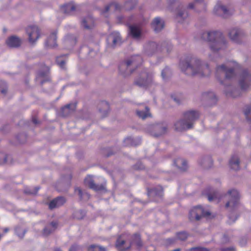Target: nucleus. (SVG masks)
<instances>
[{
    "mask_svg": "<svg viewBox=\"0 0 251 251\" xmlns=\"http://www.w3.org/2000/svg\"><path fill=\"white\" fill-rule=\"evenodd\" d=\"M121 38L119 35H117V36L114 37L113 39V45H116L117 43L121 42Z\"/></svg>",
    "mask_w": 251,
    "mask_h": 251,
    "instance_id": "nucleus-52",
    "label": "nucleus"
},
{
    "mask_svg": "<svg viewBox=\"0 0 251 251\" xmlns=\"http://www.w3.org/2000/svg\"><path fill=\"white\" fill-rule=\"evenodd\" d=\"M243 33L239 29H232L229 32V37L231 40L236 42H239Z\"/></svg>",
    "mask_w": 251,
    "mask_h": 251,
    "instance_id": "nucleus-19",
    "label": "nucleus"
},
{
    "mask_svg": "<svg viewBox=\"0 0 251 251\" xmlns=\"http://www.w3.org/2000/svg\"><path fill=\"white\" fill-rule=\"evenodd\" d=\"M75 193L77 194V195L79 197V199L80 200L83 199V193L82 191V190L80 188H79V187L76 188L75 190Z\"/></svg>",
    "mask_w": 251,
    "mask_h": 251,
    "instance_id": "nucleus-48",
    "label": "nucleus"
},
{
    "mask_svg": "<svg viewBox=\"0 0 251 251\" xmlns=\"http://www.w3.org/2000/svg\"><path fill=\"white\" fill-rule=\"evenodd\" d=\"M244 114L247 120L251 123V106H247L244 110Z\"/></svg>",
    "mask_w": 251,
    "mask_h": 251,
    "instance_id": "nucleus-37",
    "label": "nucleus"
},
{
    "mask_svg": "<svg viewBox=\"0 0 251 251\" xmlns=\"http://www.w3.org/2000/svg\"><path fill=\"white\" fill-rule=\"evenodd\" d=\"M53 251H62L61 249L59 248H56L54 249Z\"/></svg>",
    "mask_w": 251,
    "mask_h": 251,
    "instance_id": "nucleus-56",
    "label": "nucleus"
},
{
    "mask_svg": "<svg viewBox=\"0 0 251 251\" xmlns=\"http://www.w3.org/2000/svg\"><path fill=\"white\" fill-rule=\"evenodd\" d=\"M129 3H130V2H129V1H127V2H126V4H129Z\"/></svg>",
    "mask_w": 251,
    "mask_h": 251,
    "instance_id": "nucleus-61",
    "label": "nucleus"
},
{
    "mask_svg": "<svg viewBox=\"0 0 251 251\" xmlns=\"http://www.w3.org/2000/svg\"><path fill=\"white\" fill-rule=\"evenodd\" d=\"M87 251H106V249L105 248L95 245L92 244L88 247H87Z\"/></svg>",
    "mask_w": 251,
    "mask_h": 251,
    "instance_id": "nucleus-33",
    "label": "nucleus"
},
{
    "mask_svg": "<svg viewBox=\"0 0 251 251\" xmlns=\"http://www.w3.org/2000/svg\"><path fill=\"white\" fill-rule=\"evenodd\" d=\"M9 155L4 153H1L0 157V165L4 164L7 163V159L9 158Z\"/></svg>",
    "mask_w": 251,
    "mask_h": 251,
    "instance_id": "nucleus-45",
    "label": "nucleus"
},
{
    "mask_svg": "<svg viewBox=\"0 0 251 251\" xmlns=\"http://www.w3.org/2000/svg\"><path fill=\"white\" fill-rule=\"evenodd\" d=\"M112 154H113V153H109L107 154V156L109 157V156L111 155Z\"/></svg>",
    "mask_w": 251,
    "mask_h": 251,
    "instance_id": "nucleus-59",
    "label": "nucleus"
},
{
    "mask_svg": "<svg viewBox=\"0 0 251 251\" xmlns=\"http://www.w3.org/2000/svg\"><path fill=\"white\" fill-rule=\"evenodd\" d=\"M130 241L132 242V245L135 244L138 248L142 246L141 236L139 233H135L132 235H130Z\"/></svg>",
    "mask_w": 251,
    "mask_h": 251,
    "instance_id": "nucleus-24",
    "label": "nucleus"
},
{
    "mask_svg": "<svg viewBox=\"0 0 251 251\" xmlns=\"http://www.w3.org/2000/svg\"><path fill=\"white\" fill-rule=\"evenodd\" d=\"M203 95L204 97L207 98V99H208L209 100L213 99L216 100V97L215 94L212 92L204 93L203 94Z\"/></svg>",
    "mask_w": 251,
    "mask_h": 251,
    "instance_id": "nucleus-46",
    "label": "nucleus"
},
{
    "mask_svg": "<svg viewBox=\"0 0 251 251\" xmlns=\"http://www.w3.org/2000/svg\"><path fill=\"white\" fill-rule=\"evenodd\" d=\"M16 234L20 238H23L26 230L20 227H16L15 229Z\"/></svg>",
    "mask_w": 251,
    "mask_h": 251,
    "instance_id": "nucleus-40",
    "label": "nucleus"
},
{
    "mask_svg": "<svg viewBox=\"0 0 251 251\" xmlns=\"http://www.w3.org/2000/svg\"><path fill=\"white\" fill-rule=\"evenodd\" d=\"M175 165L181 170L186 171L188 168L186 161L182 158H178L174 161Z\"/></svg>",
    "mask_w": 251,
    "mask_h": 251,
    "instance_id": "nucleus-25",
    "label": "nucleus"
},
{
    "mask_svg": "<svg viewBox=\"0 0 251 251\" xmlns=\"http://www.w3.org/2000/svg\"><path fill=\"white\" fill-rule=\"evenodd\" d=\"M201 38L210 43L211 50L213 52L218 51L226 47V42L223 34L220 31L204 32Z\"/></svg>",
    "mask_w": 251,
    "mask_h": 251,
    "instance_id": "nucleus-2",
    "label": "nucleus"
},
{
    "mask_svg": "<svg viewBox=\"0 0 251 251\" xmlns=\"http://www.w3.org/2000/svg\"><path fill=\"white\" fill-rule=\"evenodd\" d=\"M190 251H210L209 249L203 247H195L189 249Z\"/></svg>",
    "mask_w": 251,
    "mask_h": 251,
    "instance_id": "nucleus-47",
    "label": "nucleus"
},
{
    "mask_svg": "<svg viewBox=\"0 0 251 251\" xmlns=\"http://www.w3.org/2000/svg\"><path fill=\"white\" fill-rule=\"evenodd\" d=\"M251 75H249L247 70H244L242 73L241 79L239 82L241 88L243 90H246L249 85L250 80L251 79Z\"/></svg>",
    "mask_w": 251,
    "mask_h": 251,
    "instance_id": "nucleus-12",
    "label": "nucleus"
},
{
    "mask_svg": "<svg viewBox=\"0 0 251 251\" xmlns=\"http://www.w3.org/2000/svg\"><path fill=\"white\" fill-rule=\"evenodd\" d=\"M85 195L87 196V197L88 199H89L90 198V195L87 194V193H85Z\"/></svg>",
    "mask_w": 251,
    "mask_h": 251,
    "instance_id": "nucleus-58",
    "label": "nucleus"
},
{
    "mask_svg": "<svg viewBox=\"0 0 251 251\" xmlns=\"http://www.w3.org/2000/svg\"><path fill=\"white\" fill-rule=\"evenodd\" d=\"M239 67V65L235 62H230L228 67L226 66L224 64L219 66L216 68V77L218 78L219 75L223 73L225 74L226 78L230 79L234 76V72Z\"/></svg>",
    "mask_w": 251,
    "mask_h": 251,
    "instance_id": "nucleus-5",
    "label": "nucleus"
},
{
    "mask_svg": "<svg viewBox=\"0 0 251 251\" xmlns=\"http://www.w3.org/2000/svg\"><path fill=\"white\" fill-rule=\"evenodd\" d=\"M94 22L93 18L88 16L82 20L81 25L86 29H91L94 26Z\"/></svg>",
    "mask_w": 251,
    "mask_h": 251,
    "instance_id": "nucleus-20",
    "label": "nucleus"
},
{
    "mask_svg": "<svg viewBox=\"0 0 251 251\" xmlns=\"http://www.w3.org/2000/svg\"><path fill=\"white\" fill-rule=\"evenodd\" d=\"M57 225L58 224L56 222H51L48 226L45 227L43 229V235L48 236L57 228Z\"/></svg>",
    "mask_w": 251,
    "mask_h": 251,
    "instance_id": "nucleus-22",
    "label": "nucleus"
},
{
    "mask_svg": "<svg viewBox=\"0 0 251 251\" xmlns=\"http://www.w3.org/2000/svg\"><path fill=\"white\" fill-rule=\"evenodd\" d=\"M221 251H235V249L233 247L222 248Z\"/></svg>",
    "mask_w": 251,
    "mask_h": 251,
    "instance_id": "nucleus-53",
    "label": "nucleus"
},
{
    "mask_svg": "<svg viewBox=\"0 0 251 251\" xmlns=\"http://www.w3.org/2000/svg\"><path fill=\"white\" fill-rule=\"evenodd\" d=\"M171 74L170 69L168 67H165L162 71L161 76L163 79H165L168 76H170Z\"/></svg>",
    "mask_w": 251,
    "mask_h": 251,
    "instance_id": "nucleus-41",
    "label": "nucleus"
},
{
    "mask_svg": "<svg viewBox=\"0 0 251 251\" xmlns=\"http://www.w3.org/2000/svg\"><path fill=\"white\" fill-rule=\"evenodd\" d=\"M200 117V113L196 111L190 110L183 114L184 119L177 121L175 125L176 131H182L192 128L196 120Z\"/></svg>",
    "mask_w": 251,
    "mask_h": 251,
    "instance_id": "nucleus-3",
    "label": "nucleus"
},
{
    "mask_svg": "<svg viewBox=\"0 0 251 251\" xmlns=\"http://www.w3.org/2000/svg\"><path fill=\"white\" fill-rule=\"evenodd\" d=\"M110 8L113 9L114 11H117L121 10V6L117 3L112 2L110 3L109 5H107L104 10L102 12L103 13L107 12Z\"/></svg>",
    "mask_w": 251,
    "mask_h": 251,
    "instance_id": "nucleus-31",
    "label": "nucleus"
},
{
    "mask_svg": "<svg viewBox=\"0 0 251 251\" xmlns=\"http://www.w3.org/2000/svg\"><path fill=\"white\" fill-rule=\"evenodd\" d=\"M214 12L215 14L221 16L224 18H227L229 15L228 10L226 7L221 5L220 2H218L214 9Z\"/></svg>",
    "mask_w": 251,
    "mask_h": 251,
    "instance_id": "nucleus-14",
    "label": "nucleus"
},
{
    "mask_svg": "<svg viewBox=\"0 0 251 251\" xmlns=\"http://www.w3.org/2000/svg\"><path fill=\"white\" fill-rule=\"evenodd\" d=\"M85 212L82 210L75 211L73 214V217L75 219L80 220L85 216Z\"/></svg>",
    "mask_w": 251,
    "mask_h": 251,
    "instance_id": "nucleus-36",
    "label": "nucleus"
},
{
    "mask_svg": "<svg viewBox=\"0 0 251 251\" xmlns=\"http://www.w3.org/2000/svg\"><path fill=\"white\" fill-rule=\"evenodd\" d=\"M56 62L58 65L61 68H65V61L64 60H59V58H57L56 59Z\"/></svg>",
    "mask_w": 251,
    "mask_h": 251,
    "instance_id": "nucleus-49",
    "label": "nucleus"
},
{
    "mask_svg": "<svg viewBox=\"0 0 251 251\" xmlns=\"http://www.w3.org/2000/svg\"><path fill=\"white\" fill-rule=\"evenodd\" d=\"M229 220H231V217H229Z\"/></svg>",
    "mask_w": 251,
    "mask_h": 251,
    "instance_id": "nucleus-63",
    "label": "nucleus"
},
{
    "mask_svg": "<svg viewBox=\"0 0 251 251\" xmlns=\"http://www.w3.org/2000/svg\"><path fill=\"white\" fill-rule=\"evenodd\" d=\"M210 215L209 211H205L201 206L193 207L189 213V219L191 221H199L201 217H208Z\"/></svg>",
    "mask_w": 251,
    "mask_h": 251,
    "instance_id": "nucleus-7",
    "label": "nucleus"
},
{
    "mask_svg": "<svg viewBox=\"0 0 251 251\" xmlns=\"http://www.w3.org/2000/svg\"><path fill=\"white\" fill-rule=\"evenodd\" d=\"M125 146H136V144L134 143L133 139L130 137H127L125 139Z\"/></svg>",
    "mask_w": 251,
    "mask_h": 251,
    "instance_id": "nucleus-43",
    "label": "nucleus"
},
{
    "mask_svg": "<svg viewBox=\"0 0 251 251\" xmlns=\"http://www.w3.org/2000/svg\"><path fill=\"white\" fill-rule=\"evenodd\" d=\"M239 163L240 161L238 156L233 155L229 161V165L231 169L237 171L240 168Z\"/></svg>",
    "mask_w": 251,
    "mask_h": 251,
    "instance_id": "nucleus-26",
    "label": "nucleus"
},
{
    "mask_svg": "<svg viewBox=\"0 0 251 251\" xmlns=\"http://www.w3.org/2000/svg\"><path fill=\"white\" fill-rule=\"evenodd\" d=\"M56 31L52 32L48 37L45 43V47L47 48H53L57 46L56 44Z\"/></svg>",
    "mask_w": 251,
    "mask_h": 251,
    "instance_id": "nucleus-18",
    "label": "nucleus"
},
{
    "mask_svg": "<svg viewBox=\"0 0 251 251\" xmlns=\"http://www.w3.org/2000/svg\"><path fill=\"white\" fill-rule=\"evenodd\" d=\"M151 26L154 31L159 32L161 31L164 27V22L161 20L160 18L156 17L153 20L151 23Z\"/></svg>",
    "mask_w": 251,
    "mask_h": 251,
    "instance_id": "nucleus-17",
    "label": "nucleus"
},
{
    "mask_svg": "<svg viewBox=\"0 0 251 251\" xmlns=\"http://www.w3.org/2000/svg\"><path fill=\"white\" fill-rule=\"evenodd\" d=\"M237 219V217H236L234 220H233L232 222H234Z\"/></svg>",
    "mask_w": 251,
    "mask_h": 251,
    "instance_id": "nucleus-60",
    "label": "nucleus"
},
{
    "mask_svg": "<svg viewBox=\"0 0 251 251\" xmlns=\"http://www.w3.org/2000/svg\"><path fill=\"white\" fill-rule=\"evenodd\" d=\"M49 68L48 67H46V70L44 72H40L38 74V78H46V79L45 80L42 81L41 84H43L44 82L47 81H49L50 79L48 76V75L49 73Z\"/></svg>",
    "mask_w": 251,
    "mask_h": 251,
    "instance_id": "nucleus-32",
    "label": "nucleus"
},
{
    "mask_svg": "<svg viewBox=\"0 0 251 251\" xmlns=\"http://www.w3.org/2000/svg\"><path fill=\"white\" fill-rule=\"evenodd\" d=\"M175 0H170V1H172V2H173L174 1H175Z\"/></svg>",
    "mask_w": 251,
    "mask_h": 251,
    "instance_id": "nucleus-62",
    "label": "nucleus"
},
{
    "mask_svg": "<svg viewBox=\"0 0 251 251\" xmlns=\"http://www.w3.org/2000/svg\"><path fill=\"white\" fill-rule=\"evenodd\" d=\"M188 16V14L185 11H179L176 18L177 19H180L178 20V22L179 23H182L184 19L186 18Z\"/></svg>",
    "mask_w": 251,
    "mask_h": 251,
    "instance_id": "nucleus-39",
    "label": "nucleus"
},
{
    "mask_svg": "<svg viewBox=\"0 0 251 251\" xmlns=\"http://www.w3.org/2000/svg\"><path fill=\"white\" fill-rule=\"evenodd\" d=\"M203 0H195L194 3H190L188 5V8L189 9H193L195 6L197 8L202 7L203 10H205V3L203 2Z\"/></svg>",
    "mask_w": 251,
    "mask_h": 251,
    "instance_id": "nucleus-29",
    "label": "nucleus"
},
{
    "mask_svg": "<svg viewBox=\"0 0 251 251\" xmlns=\"http://www.w3.org/2000/svg\"><path fill=\"white\" fill-rule=\"evenodd\" d=\"M21 43V40L15 36L9 37L6 41L7 45L10 48H18L20 46Z\"/></svg>",
    "mask_w": 251,
    "mask_h": 251,
    "instance_id": "nucleus-16",
    "label": "nucleus"
},
{
    "mask_svg": "<svg viewBox=\"0 0 251 251\" xmlns=\"http://www.w3.org/2000/svg\"><path fill=\"white\" fill-rule=\"evenodd\" d=\"M202 194L207 197L209 201H212L214 200H217L218 201H219L221 199V196L218 193L210 187L207 188L204 190Z\"/></svg>",
    "mask_w": 251,
    "mask_h": 251,
    "instance_id": "nucleus-13",
    "label": "nucleus"
},
{
    "mask_svg": "<svg viewBox=\"0 0 251 251\" xmlns=\"http://www.w3.org/2000/svg\"><path fill=\"white\" fill-rule=\"evenodd\" d=\"M28 36V40L31 44L35 42L40 36V31L39 28L35 25L28 26L26 29Z\"/></svg>",
    "mask_w": 251,
    "mask_h": 251,
    "instance_id": "nucleus-9",
    "label": "nucleus"
},
{
    "mask_svg": "<svg viewBox=\"0 0 251 251\" xmlns=\"http://www.w3.org/2000/svg\"><path fill=\"white\" fill-rule=\"evenodd\" d=\"M228 195L229 197V201L226 203V208L231 207L232 211H233L239 204V194L237 190L232 189L228 191Z\"/></svg>",
    "mask_w": 251,
    "mask_h": 251,
    "instance_id": "nucleus-8",
    "label": "nucleus"
},
{
    "mask_svg": "<svg viewBox=\"0 0 251 251\" xmlns=\"http://www.w3.org/2000/svg\"><path fill=\"white\" fill-rule=\"evenodd\" d=\"M66 202V199L63 197H58L50 201L49 207L50 209H53L63 205Z\"/></svg>",
    "mask_w": 251,
    "mask_h": 251,
    "instance_id": "nucleus-15",
    "label": "nucleus"
},
{
    "mask_svg": "<svg viewBox=\"0 0 251 251\" xmlns=\"http://www.w3.org/2000/svg\"><path fill=\"white\" fill-rule=\"evenodd\" d=\"M9 230V228L8 227H5L4 228H3V232L4 233H7V232H8V231Z\"/></svg>",
    "mask_w": 251,
    "mask_h": 251,
    "instance_id": "nucleus-55",
    "label": "nucleus"
},
{
    "mask_svg": "<svg viewBox=\"0 0 251 251\" xmlns=\"http://www.w3.org/2000/svg\"><path fill=\"white\" fill-rule=\"evenodd\" d=\"M76 107L75 103L68 104L62 108L61 111L63 116H67L74 111Z\"/></svg>",
    "mask_w": 251,
    "mask_h": 251,
    "instance_id": "nucleus-21",
    "label": "nucleus"
},
{
    "mask_svg": "<svg viewBox=\"0 0 251 251\" xmlns=\"http://www.w3.org/2000/svg\"><path fill=\"white\" fill-rule=\"evenodd\" d=\"M132 243L130 241V234H123L117 238L115 247L119 251H127L130 249Z\"/></svg>",
    "mask_w": 251,
    "mask_h": 251,
    "instance_id": "nucleus-6",
    "label": "nucleus"
},
{
    "mask_svg": "<svg viewBox=\"0 0 251 251\" xmlns=\"http://www.w3.org/2000/svg\"><path fill=\"white\" fill-rule=\"evenodd\" d=\"M62 10L66 14H70L72 12L75 11L76 9L75 5L73 3H69L63 5L62 6Z\"/></svg>",
    "mask_w": 251,
    "mask_h": 251,
    "instance_id": "nucleus-27",
    "label": "nucleus"
},
{
    "mask_svg": "<svg viewBox=\"0 0 251 251\" xmlns=\"http://www.w3.org/2000/svg\"><path fill=\"white\" fill-rule=\"evenodd\" d=\"M144 168V167L143 166L142 164L140 162H139L133 166V169L134 170H142V169H143Z\"/></svg>",
    "mask_w": 251,
    "mask_h": 251,
    "instance_id": "nucleus-51",
    "label": "nucleus"
},
{
    "mask_svg": "<svg viewBox=\"0 0 251 251\" xmlns=\"http://www.w3.org/2000/svg\"><path fill=\"white\" fill-rule=\"evenodd\" d=\"M170 243H172L174 242V239H168L167 240Z\"/></svg>",
    "mask_w": 251,
    "mask_h": 251,
    "instance_id": "nucleus-57",
    "label": "nucleus"
},
{
    "mask_svg": "<svg viewBox=\"0 0 251 251\" xmlns=\"http://www.w3.org/2000/svg\"><path fill=\"white\" fill-rule=\"evenodd\" d=\"M188 234L185 231H181L176 233V237L177 239L184 241L188 237Z\"/></svg>",
    "mask_w": 251,
    "mask_h": 251,
    "instance_id": "nucleus-38",
    "label": "nucleus"
},
{
    "mask_svg": "<svg viewBox=\"0 0 251 251\" xmlns=\"http://www.w3.org/2000/svg\"><path fill=\"white\" fill-rule=\"evenodd\" d=\"M146 111H137L136 113L137 115L143 119H146L147 117L150 116L151 114L149 113V108L146 106L145 107Z\"/></svg>",
    "mask_w": 251,
    "mask_h": 251,
    "instance_id": "nucleus-35",
    "label": "nucleus"
},
{
    "mask_svg": "<svg viewBox=\"0 0 251 251\" xmlns=\"http://www.w3.org/2000/svg\"><path fill=\"white\" fill-rule=\"evenodd\" d=\"M172 98L173 99L174 101H175L177 104H179L180 102V101L181 100V97L180 96H175L172 95Z\"/></svg>",
    "mask_w": 251,
    "mask_h": 251,
    "instance_id": "nucleus-50",
    "label": "nucleus"
},
{
    "mask_svg": "<svg viewBox=\"0 0 251 251\" xmlns=\"http://www.w3.org/2000/svg\"><path fill=\"white\" fill-rule=\"evenodd\" d=\"M153 129L158 131L154 132L152 135L154 137H159L164 134L167 132V127L162 125H157L153 126Z\"/></svg>",
    "mask_w": 251,
    "mask_h": 251,
    "instance_id": "nucleus-23",
    "label": "nucleus"
},
{
    "mask_svg": "<svg viewBox=\"0 0 251 251\" xmlns=\"http://www.w3.org/2000/svg\"><path fill=\"white\" fill-rule=\"evenodd\" d=\"M69 251H82V249L80 246L74 244L71 246Z\"/></svg>",
    "mask_w": 251,
    "mask_h": 251,
    "instance_id": "nucleus-44",
    "label": "nucleus"
},
{
    "mask_svg": "<svg viewBox=\"0 0 251 251\" xmlns=\"http://www.w3.org/2000/svg\"><path fill=\"white\" fill-rule=\"evenodd\" d=\"M32 122L35 124H38L39 123L38 120H37V118H36L35 117H33L32 118Z\"/></svg>",
    "mask_w": 251,
    "mask_h": 251,
    "instance_id": "nucleus-54",
    "label": "nucleus"
},
{
    "mask_svg": "<svg viewBox=\"0 0 251 251\" xmlns=\"http://www.w3.org/2000/svg\"><path fill=\"white\" fill-rule=\"evenodd\" d=\"M143 62V59L140 55H137L131 56L130 58L125 62L122 63L119 66V71L124 77L131 75L134 69L138 67Z\"/></svg>",
    "mask_w": 251,
    "mask_h": 251,
    "instance_id": "nucleus-4",
    "label": "nucleus"
},
{
    "mask_svg": "<svg viewBox=\"0 0 251 251\" xmlns=\"http://www.w3.org/2000/svg\"><path fill=\"white\" fill-rule=\"evenodd\" d=\"M99 111L103 112L104 115L107 114L109 110V104L106 101H101L98 104Z\"/></svg>",
    "mask_w": 251,
    "mask_h": 251,
    "instance_id": "nucleus-28",
    "label": "nucleus"
},
{
    "mask_svg": "<svg viewBox=\"0 0 251 251\" xmlns=\"http://www.w3.org/2000/svg\"><path fill=\"white\" fill-rule=\"evenodd\" d=\"M7 91V87L6 83L3 81H0V92L5 94Z\"/></svg>",
    "mask_w": 251,
    "mask_h": 251,
    "instance_id": "nucleus-42",
    "label": "nucleus"
},
{
    "mask_svg": "<svg viewBox=\"0 0 251 251\" xmlns=\"http://www.w3.org/2000/svg\"><path fill=\"white\" fill-rule=\"evenodd\" d=\"M129 28L130 34L133 38H138L140 37L141 35V31L138 27L130 25Z\"/></svg>",
    "mask_w": 251,
    "mask_h": 251,
    "instance_id": "nucleus-30",
    "label": "nucleus"
},
{
    "mask_svg": "<svg viewBox=\"0 0 251 251\" xmlns=\"http://www.w3.org/2000/svg\"><path fill=\"white\" fill-rule=\"evenodd\" d=\"M152 193H153L156 196H162L163 194V189L162 186H158L156 188L151 189L149 191V194Z\"/></svg>",
    "mask_w": 251,
    "mask_h": 251,
    "instance_id": "nucleus-34",
    "label": "nucleus"
},
{
    "mask_svg": "<svg viewBox=\"0 0 251 251\" xmlns=\"http://www.w3.org/2000/svg\"><path fill=\"white\" fill-rule=\"evenodd\" d=\"M179 67L182 72L188 75L207 76L211 73L208 65H202L200 60L191 56H187L184 60H181Z\"/></svg>",
    "mask_w": 251,
    "mask_h": 251,
    "instance_id": "nucleus-1",
    "label": "nucleus"
},
{
    "mask_svg": "<svg viewBox=\"0 0 251 251\" xmlns=\"http://www.w3.org/2000/svg\"><path fill=\"white\" fill-rule=\"evenodd\" d=\"M141 75L142 77H146V78L139 77L135 81V84L140 87H148L151 82L152 75L147 73H143Z\"/></svg>",
    "mask_w": 251,
    "mask_h": 251,
    "instance_id": "nucleus-11",
    "label": "nucleus"
},
{
    "mask_svg": "<svg viewBox=\"0 0 251 251\" xmlns=\"http://www.w3.org/2000/svg\"><path fill=\"white\" fill-rule=\"evenodd\" d=\"M84 183L85 185L95 191H102L104 189V187L103 185L95 184L92 176H87L85 177Z\"/></svg>",
    "mask_w": 251,
    "mask_h": 251,
    "instance_id": "nucleus-10",
    "label": "nucleus"
}]
</instances>
